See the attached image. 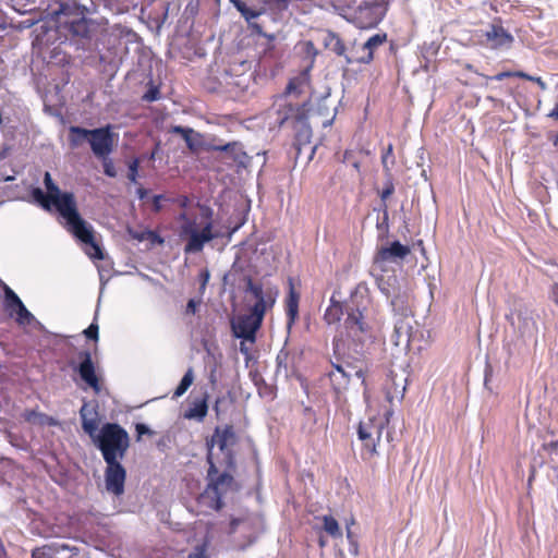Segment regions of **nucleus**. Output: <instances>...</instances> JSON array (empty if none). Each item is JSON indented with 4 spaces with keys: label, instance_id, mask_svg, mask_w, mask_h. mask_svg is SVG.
<instances>
[{
    "label": "nucleus",
    "instance_id": "nucleus-1",
    "mask_svg": "<svg viewBox=\"0 0 558 558\" xmlns=\"http://www.w3.org/2000/svg\"><path fill=\"white\" fill-rule=\"evenodd\" d=\"M239 442L233 425L217 426L207 438V485L197 497V504L210 510L219 511L223 507L222 498L236 489V483L230 473L235 469V447Z\"/></svg>",
    "mask_w": 558,
    "mask_h": 558
},
{
    "label": "nucleus",
    "instance_id": "nucleus-2",
    "mask_svg": "<svg viewBox=\"0 0 558 558\" xmlns=\"http://www.w3.org/2000/svg\"><path fill=\"white\" fill-rule=\"evenodd\" d=\"M94 441L107 464L105 469L107 492L114 496L123 495L126 470L121 460H123L130 447L128 432L117 423H106Z\"/></svg>",
    "mask_w": 558,
    "mask_h": 558
},
{
    "label": "nucleus",
    "instance_id": "nucleus-3",
    "mask_svg": "<svg viewBox=\"0 0 558 558\" xmlns=\"http://www.w3.org/2000/svg\"><path fill=\"white\" fill-rule=\"evenodd\" d=\"M179 221H181L179 235L185 241V254L202 252L206 243L219 236L214 231L213 210L209 207H202L198 216L182 213Z\"/></svg>",
    "mask_w": 558,
    "mask_h": 558
},
{
    "label": "nucleus",
    "instance_id": "nucleus-4",
    "mask_svg": "<svg viewBox=\"0 0 558 558\" xmlns=\"http://www.w3.org/2000/svg\"><path fill=\"white\" fill-rule=\"evenodd\" d=\"M44 183L47 193H44L39 187L33 190L32 195L40 206L50 210L53 206L60 216L66 220L72 219L77 221V206L73 193H62L58 185L52 181L49 172L45 173Z\"/></svg>",
    "mask_w": 558,
    "mask_h": 558
},
{
    "label": "nucleus",
    "instance_id": "nucleus-5",
    "mask_svg": "<svg viewBox=\"0 0 558 558\" xmlns=\"http://www.w3.org/2000/svg\"><path fill=\"white\" fill-rule=\"evenodd\" d=\"M280 125H283L287 121L291 120L292 128L295 132L293 146L298 154L301 153L302 147L311 143L312 129L307 121V117L304 110L300 107H294L289 104L283 107V111H279Z\"/></svg>",
    "mask_w": 558,
    "mask_h": 558
},
{
    "label": "nucleus",
    "instance_id": "nucleus-6",
    "mask_svg": "<svg viewBox=\"0 0 558 558\" xmlns=\"http://www.w3.org/2000/svg\"><path fill=\"white\" fill-rule=\"evenodd\" d=\"M385 422L380 417H368L366 421L360 422L357 426V437L363 444V448L369 457L377 453V445L380 441Z\"/></svg>",
    "mask_w": 558,
    "mask_h": 558
},
{
    "label": "nucleus",
    "instance_id": "nucleus-7",
    "mask_svg": "<svg viewBox=\"0 0 558 558\" xmlns=\"http://www.w3.org/2000/svg\"><path fill=\"white\" fill-rule=\"evenodd\" d=\"M385 12L378 2H364L353 12L352 22L361 29L376 27L383 20Z\"/></svg>",
    "mask_w": 558,
    "mask_h": 558
},
{
    "label": "nucleus",
    "instance_id": "nucleus-8",
    "mask_svg": "<svg viewBox=\"0 0 558 558\" xmlns=\"http://www.w3.org/2000/svg\"><path fill=\"white\" fill-rule=\"evenodd\" d=\"M83 134H89V145L93 154L101 159L107 158L113 150V134L110 125L98 128L90 131H80Z\"/></svg>",
    "mask_w": 558,
    "mask_h": 558
},
{
    "label": "nucleus",
    "instance_id": "nucleus-9",
    "mask_svg": "<svg viewBox=\"0 0 558 558\" xmlns=\"http://www.w3.org/2000/svg\"><path fill=\"white\" fill-rule=\"evenodd\" d=\"M68 230L73 233L80 241L89 245L90 251L87 254L95 259H104L101 247L95 242L94 234L90 228L87 227L86 221L77 213V221L66 220Z\"/></svg>",
    "mask_w": 558,
    "mask_h": 558
},
{
    "label": "nucleus",
    "instance_id": "nucleus-10",
    "mask_svg": "<svg viewBox=\"0 0 558 558\" xmlns=\"http://www.w3.org/2000/svg\"><path fill=\"white\" fill-rule=\"evenodd\" d=\"M78 356L81 359V363L78 364L76 371L81 379L96 393H99L101 390L100 378L96 374V368L90 352L87 350L82 351L80 352Z\"/></svg>",
    "mask_w": 558,
    "mask_h": 558
},
{
    "label": "nucleus",
    "instance_id": "nucleus-11",
    "mask_svg": "<svg viewBox=\"0 0 558 558\" xmlns=\"http://www.w3.org/2000/svg\"><path fill=\"white\" fill-rule=\"evenodd\" d=\"M262 322L251 314L240 315L232 323V331L236 338H242L251 342H255L256 332L260 328Z\"/></svg>",
    "mask_w": 558,
    "mask_h": 558
},
{
    "label": "nucleus",
    "instance_id": "nucleus-12",
    "mask_svg": "<svg viewBox=\"0 0 558 558\" xmlns=\"http://www.w3.org/2000/svg\"><path fill=\"white\" fill-rule=\"evenodd\" d=\"M347 368H352L350 364L345 366L342 364H331V369L328 372L333 391L337 396L338 403H345L347 400L341 398V393L345 390L350 384L351 373Z\"/></svg>",
    "mask_w": 558,
    "mask_h": 558
},
{
    "label": "nucleus",
    "instance_id": "nucleus-13",
    "mask_svg": "<svg viewBox=\"0 0 558 558\" xmlns=\"http://www.w3.org/2000/svg\"><path fill=\"white\" fill-rule=\"evenodd\" d=\"M411 250L408 245L393 241L389 246L380 247L375 256V265H384L387 262H395L397 259H403L410 254Z\"/></svg>",
    "mask_w": 558,
    "mask_h": 558
},
{
    "label": "nucleus",
    "instance_id": "nucleus-14",
    "mask_svg": "<svg viewBox=\"0 0 558 558\" xmlns=\"http://www.w3.org/2000/svg\"><path fill=\"white\" fill-rule=\"evenodd\" d=\"M344 328L350 337H356L368 330L363 312L359 307H348L344 319Z\"/></svg>",
    "mask_w": 558,
    "mask_h": 558
},
{
    "label": "nucleus",
    "instance_id": "nucleus-15",
    "mask_svg": "<svg viewBox=\"0 0 558 558\" xmlns=\"http://www.w3.org/2000/svg\"><path fill=\"white\" fill-rule=\"evenodd\" d=\"M81 14L86 15L87 9L72 0L61 1L58 10L56 11L57 21L61 27L66 26V21L69 20H76L77 17H81Z\"/></svg>",
    "mask_w": 558,
    "mask_h": 558
},
{
    "label": "nucleus",
    "instance_id": "nucleus-16",
    "mask_svg": "<svg viewBox=\"0 0 558 558\" xmlns=\"http://www.w3.org/2000/svg\"><path fill=\"white\" fill-rule=\"evenodd\" d=\"M376 284L381 293L387 298H392L391 304L393 306H396L399 301L403 302L402 296L399 294V281L396 275H380L376 277Z\"/></svg>",
    "mask_w": 558,
    "mask_h": 558
},
{
    "label": "nucleus",
    "instance_id": "nucleus-17",
    "mask_svg": "<svg viewBox=\"0 0 558 558\" xmlns=\"http://www.w3.org/2000/svg\"><path fill=\"white\" fill-rule=\"evenodd\" d=\"M387 41L386 33L371 36L362 46V54L355 58L356 63L368 64L374 60L375 50Z\"/></svg>",
    "mask_w": 558,
    "mask_h": 558
},
{
    "label": "nucleus",
    "instance_id": "nucleus-18",
    "mask_svg": "<svg viewBox=\"0 0 558 558\" xmlns=\"http://www.w3.org/2000/svg\"><path fill=\"white\" fill-rule=\"evenodd\" d=\"M289 286L284 311L287 315V327L291 329L299 318L300 293L295 290L291 279L289 280Z\"/></svg>",
    "mask_w": 558,
    "mask_h": 558
},
{
    "label": "nucleus",
    "instance_id": "nucleus-19",
    "mask_svg": "<svg viewBox=\"0 0 558 558\" xmlns=\"http://www.w3.org/2000/svg\"><path fill=\"white\" fill-rule=\"evenodd\" d=\"M485 37L492 43V47L495 49L510 46L513 41L512 35L499 24H493L490 29L486 32Z\"/></svg>",
    "mask_w": 558,
    "mask_h": 558
},
{
    "label": "nucleus",
    "instance_id": "nucleus-20",
    "mask_svg": "<svg viewBox=\"0 0 558 558\" xmlns=\"http://www.w3.org/2000/svg\"><path fill=\"white\" fill-rule=\"evenodd\" d=\"M208 413V395L204 393L202 398L193 399L184 413V417L189 420L203 421Z\"/></svg>",
    "mask_w": 558,
    "mask_h": 558
},
{
    "label": "nucleus",
    "instance_id": "nucleus-21",
    "mask_svg": "<svg viewBox=\"0 0 558 558\" xmlns=\"http://www.w3.org/2000/svg\"><path fill=\"white\" fill-rule=\"evenodd\" d=\"M215 150L226 151L239 166H245L248 161L247 154L242 149L240 143L233 142L214 147Z\"/></svg>",
    "mask_w": 558,
    "mask_h": 558
},
{
    "label": "nucleus",
    "instance_id": "nucleus-22",
    "mask_svg": "<svg viewBox=\"0 0 558 558\" xmlns=\"http://www.w3.org/2000/svg\"><path fill=\"white\" fill-rule=\"evenodd\" d=\"M63 28L75 37L86 38L89 34V24L86 15L84 14H81V17H77L76 20L66 21V26Z\"/></svg>",
    "mask_w": 558,
    "mask_h": 558
},
{
    "label": "nucleus",
    "instance_id": "nucleus-23",
    "mask_svg": "<svg viewBox=\"0 0 558 558\" xmlns=\"http://www.w3.org/2000/svg\"><path fill=\"white\" fill-rule=\"evenodd\" d=\"M343 316V306L335 296L330 298L329 305L326 308L323 319L327 325L339 324Z\"/></svg>",
    "mask_w": 558,
    "mask_h": 558
},
{
    "label": "nucleus",
    "instance_id": "nucleus-24",
    "mask_svg": "<svg viewBox=\"0 0 558 558\" xmlns=\"http://www.w3.org/2000/svg\"><path fill=\"white\" fill-rule=\"evenodd\" d=\"M23 418L29 423L35 425H48L53 426L57 424L56 420L45 413L38 412L37 410H25L22 414Z\"/></svg>",
    "mask_w": 558,
    "mask_h": 558
},
{
    "label": "nucleus",
    "instance_id": "nucleus-25",
    "mask_svg": "<svg viewBox=\"0 0 558 558\" xmlns=\"http://www.w3.org/2000/svg\"><path fill=\"white\" fill-rule=\"evenodd\" d=\"M330 49L331 51H333L337 56L339 57H344L345 59V62L348 64H351V63H354L355 62V58H351L349 56L345 54V51H347V47H345V44L344 41L340 38L339 35L335 34V33H330L329 36H328V41L326 44Z\"/></svg>",
    "mask_w": 558,
    "mask_h": 558
},
{
    "label": "nucleus",
    "instance_id": "nucleus-26",
    "mask_svg": "<svg viewBox=\"0 0 558 558\" xmlns=\"http://www.w3.org/2000/svg\"><path fill=\"white\" fill-rule=\"evenodd\" d=\"M24 303L17 296V294L8 286L4 287V311L13 316L15 312L23 306Z\"/></svg>",
    "mask_w": 558,
    "mask_h": 558
},
{
    "label": "nucleus",
    "instance_id": "nucleus-27",
    "mask_svg": "<svg viewBox=\"0 0 558 558\" xmlns=\"http://www.w3.org/2000/svg\"><path fill=\"white\" fill-rule=\"evenodd\" d=\"M193 381H194V372H193L192 367H189L187 371L185 372V374L183 375L180 384L173 391L172 398L177 399V398L183 396L187 391V389L191 387Z\"/></svg>",
    "mask_w": 558,
    "mask_h": 558
},
{
    "label": "nucleus",
    "instance_id": "nucleus-28",
    "mask_svg": "<svg viewBox=\"0 0 558 558\" xmlns=\"http://www.w3.org/2000/svg\"><path fill=\"white\" fill-rule=\"evenodd\" d=\"M323 529L324 531L333 538L342 536L341 529L338 521L332 515H323Z\"/></svg>",
    "mask_w": 558,
    "mask_h": 558
},
{
    "label": "nucleus",
    "instance_id": "nucleus-29",
    "mask_svg": "<svg viewBox=\"0 0 558 558\" xmlns=\"http://www.w3.org/2000/svg\"><path fill=\"white\" fill-rule=\"evenodd\" d=\"M86 405H83L80 410V416L82 421V428L85 433H87L90 437H94L97 428H98V422L96 417L88 418L86 415Z\"/></svg>",
    "mask_w": 558,
    "mask_h": 558
},
{
    "label": "nucleus",
    "instance_id": "nucleus-30",
    "mask_svg": "<svg viewBox=\"0 0 558 558\" xmlns=\"http://www.w3.org/2000/svg\"><path fill=\"white\" fill-rule=\"evenodd\" d=\"M236 10L242 14V16L247 21H252L260 15V11L252 9L246 5V3L242 0H230Z\"/></svg>",
    "mask_w": 558,
    "mask_h": 558
},
{
    "label": "nucleus",
    "instance_id": "nucleus-31",
    "mask_svg": "<svg viewBox=\"0 0 558 558\" xmlns=\"http://www.w3.org/2000/svg\"><path fill=\"white\" fill-rule=\"evenodd\" d=\"M80 131L88 130L81 126H70L69 129V140L73 147H77L83 144V142L89 141V134H83Z\"/></svg>",
    "mask_w": 558,
    "mask_h": 558
},
{
    "label": "nucleus",
    "instance_id": "nucleus-32",
    "mask_svg": "<svg viewBox=\"0 0 558 558\" xmlns=\"http://www.w3.org/2000/svg\"><path fill=\"white\" fill-rule=\"evenodd\" d=\"M396 159L393 155V145L388 144V146L384 149L381 155V165L385 173L390 177L391 175V167L395 165Z\"/></svg>",
    "mask_w": 558,
    "mask_h": 558
},
{
    "label": "nucleus",
    "instance_id": "nucleus-33",
    "mask_svg": "<svg viewBox=\"0 0 558 558\" xmlns=\"http://www.w3.org/2000/svg\"><path fill=\"white\" fill-rule=\"evenodd\" d=\"M481 75L483 77H485L486 80H492V81H502L508 77H521V78H525L527 81L534 80L532 76H530L529 74L521 72V71H515V72L505 71V72H500L494 76H487V75H483V74H481Z\"/></svg>",
    "mask_w": 558,
    "mask_h": 558
},
{
    "label": "nucleus",
    "instance_id": "nucleus-34",
    "mask_svg": "<svg viewBox=\"0 0 558 558\" xmlns=\"http://www.w3.org/2000/svg\"><path fill=\"white\" fill-rule=\"evenodd\" d=\"M161 98L160 88L158 85H155L150 80L147 84V90L142 96V100L146 102L157 101Z\"/></svg>",
    "mask_w": 558,
    "mask_h": 558
},
{
    "label": "nucleus",
    "instance_id": "nucleus-35",
    "mask_svg": "<svg viewBox=\"0 0 558 558\" xmlns=\"http://www.w3.org/2000/svg\"><path fill=\"white\" fill-rule=\"evenodd\" d=\"M172 132L175 133V134H180L183 140L185 141L186 143V146L191 149V150H195V145L193 143V140H192V134L194 133V131L190 128H184V126H181V125H175L172 128Z\"/></svg>",
    "mask_w": 558,
    "mask_h": 558
},
{
    "label": "nucleus",
    "instance_id": "nucleus-36",
    "mask_svg": "<svg viewBox=\"0 0 558 558\" xmlns=\"http://www.w3.org/2000/svg\"><path fill=\"white\" fill-rule=\"evenodd\" d=\"M58 549L52 546H44L41 548H35L32 551V558H56Z\"/></svg>",
    "mask_w": 558,
    "mask_h": 558
},
{
    "label": "nucleus",
    "instance_id": "nucleus-37",
    "mask_svg": "<svg viewBox=\"0 0 558 558\" xmlns=\"http://www.w3.org/2000/svg\"><path fill=\"white\" fill-rule=\"evenodd\" d=\"M266 310H267L266 300L265 299L256 300L250 314L254 315V317L258 318V320L263 323V318L265 316Z\"/></svg>",
    "mask_w": 558,
    "mask_h": 558
},
{
    "label": "nucleus",
    "instance_id": "nucleus-38",
    "mask_svg": "<svg viewBox=\"0 0 558 558\" xmlns=\"http://www.w3.org/2000/svg\"><path fill=\"white\" fill-rule=\"evenodd\" d=\"M14 315L16 316V322L21 325L29 324L34 319L33 314L25 307V305L20 306V308L17 310V312H15Z\"/></svg>",
    "mask_w": 558,
    "mask_h": 558
},
{
    "label": "nucleus",
    "instance_id": "nucleus-39",
    "mask_svg": "<svg viewBox=\"0 0 558 558\" xmlns=\"http://www.w3.org/2000/svg\"><path fill=\"white\" fill-rule=\"evenodd\" d=\"M305 78L304 77H293L289 81L288 85H287V89L286 92L288 94H292V93H301L302 92V86L305 84Z\"/></svg>",
    "mask_w": 558,
    "mask_h": 558
},
{
    "label": "nucleus",
    "instance_id": "nucleus-40",
    "mask_svg": "<svg viewBox=\"0 0 558 558\" xmlns=\"http://www.w3.org/2000/svg\"><path fill=\"white\" fill-rule=\"evenodd\" d=\"M246 290L251 292L256 300L265 299L262 284L255 283L251 278L247 279Z\"/></svg>",
    "mask_w": 558,
    "mask_h": 558
},
{
    "label": "nucleus",
    "instance_id": "nucleus-41",
    "mask_svg": "<svg viewBox=\"0 0 558 558\" xmlns=\"http://www.w3.org/2000/svg\"><path fill=\"white\" fill-rule=\"evenodd\" d=\"M138 167H140V159L138 158H134L129 163L128 179L132 183H136V181H137V178H138Z\"/></svg>",
    "mask_w": 558,
    "mask_h": 558
},
{
    "label": "nucleus",
    "instance_id": "nucleus-42",
    "mask_svg": "<svg viewBox=\"0 0 558 558\" xmlns=\"http://www.w3.org/2000/svg\"><path fill=\"white\" fill-rule=\"evenodd\" d=\"M395 192V185L392 180L389 178L386 183L385 187L383 189L380 193V198L385 203Z\"/></svg>",
    "mask_w": 558,
    "mask_h": 558
},
{
    "label": "nucleus",
    "instance_id": "nucleus-43",
    "mask_svg": "<svg viewBox=\"0 0 558 558\" xmlns=\"http://www.w3.org/2000/svg\"><path fill=\"white\" fill-rule=\"evenodd\" d=\"M98 330H99V327L96 323H92L85 330H84V335L86 336V338L88 339H92V340H98Z\"/></svg>",
    "mask_w": 558,
    "mask_h": 558
},
{
    "label": "nucleus",
    "instance_id": "nucleus-44",
    "mask_svg": "<svg viewBox=\"0 0 558 558\" xmlns=\"http://www.w3.org/2000/svg\"><path fill=\"white\" fill-rule=\"evenodd\" d=\"M104 172L110 178H114L117 175L113 163L110 159H108V157L104 159Z\"/></svg>",
    "mask_w": 558,
    "mask_h": 558
},
{
    "label": "nucleus",
    "instance_id": "nucleus-45",
    "mask_svg": "<svg viewBox=\"0 0 558 558\" xmlns=\"http://www.w3.org/2000/svg\"><path fill=\"white\" fill-rule=\"evenodd\" d=\"M209 278H210V274L208 271V269H203L201 270L199 275H198V280L201 282V289L202 290H205L208 281H209Z\"/></svg>",
    "mask_w": 558,
    "mask_h": 558
},
{
    "label": "nucleus",
    "instance_id": "nucleus-46",
    "mask_svg": "<svg viewBox=\"0 0 558 558\" xmlns=\"http://www.w3.org/2000/svg\"><path fill=\"white\" fill-rule=\"evenodd\" d=\"M199 301H195L193 299L189 300L185 307V314L194 315L197 311V306L199 305Z\"/></svg>",
    "mask_w": 558,
    "mask_h": 558
},
{
    "label": "nucleus",
    "instance_id": "nucleus-47",
    "mask_svg": "<svg viewBox=\"0 0 558 558\" xmlns=\"http://www.w3.org/2000/svg\"><path fill=\"white\" fill-rule=\"evenodd\" d=\"M542 448L547 452H558V440H550L549 442L543 444Z\"/></svg>",
    "mask_w": 558,
    "mask_h": 558
},
{
    "label": "nucleus",
    "instance_id": "nucleus-48",
    "mask_svg": "<svg viewBox=\"0 0 558 558\" xmlns=\"http://www.w3.org/2000/svg\"><path fill=\"white\" fill-rule=\"evenodd\" d=\"M165 199V196L163 195H155L153 197V210L155 213H159L162 208L161 206V201Z\"/></svg>",
    "mask_w": 558,
    "mask_h": 558
},
{
    "label": "nucleus",
    "instance_id": "nucleus-49",
    "mask_svg": "<svg viewBox=\"0 0 558 558\" xmlns=\"http://www.w3.org/2000/svg\"><path fill=\"white\" fill-rule=\"evenodd\" d=\"M290 0H264L265 3L275 4L279 9H286Z\"/></svg>",
    "mask_w": 558,
    "mask_h": 558
},
{
    "label": "nucleus",
    "instance_id": "nucleus-50",
    "mask_svg": "<svg viewBox=\"0 0 558 558\" xmlns=\"http://www.w3.org/2000/svg\"><path fill=\"white\" fill-rule=\"evenodd\" d=\"M189 558H208V556L204 547H197L196 551L189 555Z\"/></svg>",
    "mask_w": 558,
    "mask_h": 558
},
{
    "label": "nucleus",
    "instance_id": "nucleus-51",
    "mask_svg": "<svg viewBox=\"0 0 558 558\" xmlns=\"http://www.w3.org/2000/svg\"><path fill=\"white\" fill-rule=\"evenodd\" d=\"M135 429L138 437L145 434H151V430L145 424L142 423L136 424Z\"/></svg>",
    "mask_w": 558,
    "mask_h": 558
},
{
    "label": "nucleus",
    "instance_id": "nucleus-52",
    "mask_svg": "<svg viewBox=\"0 0 558 558\" xmlns=\"http://www.w3.org/2000/svg\"><path fill=\"white\" fill-rule=\"evenodd\" d=\"M253 28H254L258 34H263L265 37H267L270 41H272V40H274L275 36H274V35H267V34H264V33L262 32V27H260L259 25L254 24V25H253Z\"/></svg>",
    "mask_w": 558,
    "mask_h": 558
},
{
    "label": "nucleus",
    "instance_id": "nucleus-53",
    "mask_svg": "<svg viewBox=\"0 0 558 558\" xmlns=\"http://www.w3.org/2000/svg\"><path fill=\"white\" fill-rule=\"evenodd\" d=\"M148 194V191L144 189L143 186L137 189V196L140 199H144Z\"/></svg>",
    "mask_w": 558,
    "mask_h": 558
},
{
    "label": "nucleus",
    "instance_id": "nucleus-54",
    "mask_svg": "<svg viewBox=\"0 0 558 558\" xmlns=\"http://www.w3.org/2000/svg\"><path fill=\"white\" fill-rule=\"evenodd\" d=\"M549 117L550 118H554L556 120H558V104L554 107V109L550 111L549 113Z\"/></svg>",
    "mask_w": 558,
    "mask_h": 558
},
{
    "label": "nucleus",
    "instance_id": "nucleus-55",
    "mask_svg": "<svg viewBox=\"0 0 558 558\" xmlns=\"http://www.w3.org/2000/svg\"><path fill=\"white\" fill-rule=\"evenodd\" d=\"M240 522H241L240 519H232L231 523H230L231 530L234 531L236 529V526L240 524Z\"/></svg>",
    "mask_w": 558,
    "mask_h": 558
},
{
    "label": "nucleus",
    "instance_id": "nucleus-56",
    "mask_svg": "<svg viewBox=\"0 0 558 558\" xmlns=\"http://www.w3.org/2000/svg\"><path fill=\"white\" fill-rule=\"evenodd\" d=\"M318 545H319L320 548H324V547L327 546V541H326V538L324 536H319Z\"/></svg>",
    "mask_w": 558,
    "mask_h": 558
},
{
    "label": "nucleus",
    "instance_id": "nucleus-57",
    "mask_svg": "<svg viewBox=\"0 0 558 558\" xmlns=\"http://www.w3.org/2000/svg\"><path fill=\"white\" fill-rule=\"evenodd\" d=\"M347 538L349 539L350 543H354L353 533L351 532V530L349 527L347 529Z\"/></svg>",
    "mask_w": 558,
    "mask_h": 558
},
{
    "label": "nucleus",
    "instance_id": "nucleus-58",
    "mask_svg": "<svg viewBox=\"0 0 558 558\" xmlns=\"http://www.w3.org/2000/svg\"><path fill=\"white\" fill-rule=\"evenodd\" d=\"M402 329H403V325H402V323H401L400 325H396V327H395V332H396L398 336H400V333H401Z\"/></svg>",
    "mask_w": 558,
    "mask_h": 558
},
{
    "label": "nucleus",
    "instance_id": "nucleus-59",
    "mask_svg": "<svg viewBox=\"0 0 558 558\" xmlns=\"http://www.w3.org/2000/svg\"><path fill=\"white\" fill-rule=\"evenodd\" d=\"M355 375L359 377V378H362V381L364 383L365 381V377H364V373L362 369H357L355 371Z\"/></svg>",
    "mask_w": 558,
    "mask_h": 558
},
{
    "label": "nucleus",
    "instance_id": "nucleus-60",
    "mask_svg": "<svg viewBox=\"0 0 558 558\" xmlns=\"http://www.w3.org/2000/svg\"><path fill=\"white\" fill-rule=\"evenodd\" d=\"M187 202H189V198L186 196H183L182 201H181V206L185 207L187 205Z\"/></svg>",
    "mask_w": 558,
    "mask_h": 558
},
{
    "label": "nucleus",
    "instance_id": "nucleus-61",
    "mask_svg": "<svg viewBox=\"0 0 558 558\" xmlns=\"http://www.w3.org/2000/svg\"><path fill=\"white\" fill-rule=\"evenodd\" d=\"M219 402H220V399H217V400H216V403H215V407H214V409H215V411H216V413H217V414H218V412H219Z\"/></svg>",
    "mask_w": 558,
    "mask_h": 558
},
{
    "label": "nucleus",
    "instance_id": "nucleus-62",
    "mask_svg": "<svg viewBox=\"0 0 558 558\" xmlns=\"http://www.w3.org/2000/svg\"><path fill=\"white\" fill-rule=\"evenodd\" d=\"M240 350H241L242 353H245V354L248 353L247 349L244 348V343L243 342L241 343Z\"/></svg>",
    "mask_w": 558,
    "mask_h": 558
},
{
    "label": "nucleus",
    "instance_id": "nucleus-63",
    "mask_svg": "<svg viewBox=\"0 0 558 558\" xmlns=\"http://www.w3.org/2000/svg\"><path fill=\"white\" fill-rule=\"evenodd\" d=\"M209 379H210V383H211L213 385L216 383V376H215V374H214V373H211V375H210Z\"/></svg>",
    "mask_w": 558,
    "mask_h": 558
},
{
    "label": "nucleus",
    "instance_id": "nucleus-64",
    "mask_svg": "<svg viewBox=\"0 0 558 558\" xmlns=\"http://www.w3.org/2000/svg\"><path fill=\"white\" fill-rule=\"evenodd\" d=\"M465 69H466V70H469V71H473V69H474V68H473V65H472V64H466V65H465Z\"/></svg>",
    "mask_w": 558,
    "mask_h": 558
}]
</instances>
